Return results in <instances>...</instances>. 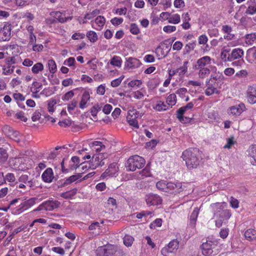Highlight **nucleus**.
I'll return each instance as SVG.
<instances>
[{
	"mask_svg": "<svg viewBox=\"0 0 256 256\" xmlns=\"http://www.w3.org/2000/svg\"><path fill=\"white\" fill-rule=\"evenodd\" d=\"M244 236L246 240L251 241L256 239V231L252 228L248 229L244 232Z\"/></svg>",
	"mask_w": 256,
	"mask_h": 256,
	"instance_id": "5701e85b",
	"label": "nucleus"
},
{
	"mask_svg": "<svg viewBox=\"0 0 256 256\" xmlns=\"http://www.w3.org/2000/svg\"><path fill=\"white\" fill-rule=\"evenodd\" d=\"M43 180L46 182H50L54 178L52 170L51 168H46L42 175Z\"/></svg>",
	"mask_w": 256,
	"mask_h": 256,
	"instance_id": "a211bd4d",
	"label": "nucleus"
},
{
	"mask_svg": "<svg viewBox=\"0 0 256 256\" xmlns=\"http://www.w3.org/2000/svg\"><path fill=\"white\" fill-rule=\"evenodd\" d=\"M180 16L178 14H174L172 15L168 20L170 23L174 24H178L180 22Z\"/></svg>",
	"mask_w": 256,
	"mask_h": 256,
	"instance_id": "37998d69",
	"label": "nucleus"
},
{
	"mask_svg": "<svg viewBox=\"0 0 256 256\" xmlns=\"http://www.w3.org/2000/svg\"><path fill=\"white\" fill-rule=\"evenodd\" d=\"M142 84V81L138 80L130 81L128 84V86L130 87H134L135 86H140Z\"/></svg>",
	"mask_w": 256,
	"mask_h": 256,
	"instance_id": "69168bd1",
	"label": "nucleus"
},
{
	"mask_svg": "<svg viewBox=\"0 0 256 256\" xmlns=\"http://www.w3.org/2000/svg\"><path fill=\"white\" fill-rule=\"evenodd\" d=\"M124 78V76H122L120 78L115 79L111 82V86L112 87H117L121 83L122 80Z\"/></svg>",
	"mask_w": 256,
	"mask_h": 256,
	"instance_id": "603ef678",
	"label": "nucleus"
},
{
	"mask_svg": "<svg viewBox=\"0 0 256 256\" xmlns=\"http://www.w3.org/2000/svg\"><path fill=\"white\" fill-rule=\"evenodd\" d=\"M246 43L251 44L252 42L256 40V32L247 34L245 36Z\"/></svg>",
	"mask_w": 256,
	"mask_h": 256,
	"instance_id": "473e14b6",
	"label": "nucleus"
},
{
	"mask_svg": "<svg viewBox=\"0 0 256 256\" xmlns=\"http://www.w3.org/2000/svg\"><path fill=\"white\" fill-rule=\"evenodd\" d=\"M154 108L157 111H162L166 110L168 109V107L164 102L160 101L154 106Z\"/></svg>",
	"mask_w": 256,
	"mask_h": 256,
	"instance_id": "72a5a7b5",
	"label": "nucleus"
},
{
	"mask_svg": "<svg viewBox=\"0 0 256 256\" xmlns=\"http://www.w3.org/2000/svg\"><path fill=\"white\" fill-rule=\"evenodd\" d=\"M40 112L38 110H36L32 117V120L33 122H36L38 120L40 119Z\"/></svg>",
	"mask_w": 256,
	"mask_h": 256,
	"instance_id": "774afa93",
	"label": "nucleus"
},
{
	"mask_svg": "<svg viewBox=\"0 0 256 256\" xmlns=\"http://www.w3.org/2000/svg\"><path fill=\"white\" fill-rule=\"evenodd\" d=\"M188 61H185L183 66L177 70V72H179L180 75H184L187 71Z\"/></svg>",
	"mask_w": 256,
	"mask_h": 256,
	"instance_id": "de8ad7c7",
	"label": "nucleus"
},
{
	"mask_svg": "<svg viewBox=\"0 0 256 256\" xmlns=\"http://www.w3.org/2000/svg\"><path fill=\"white\" fill-rule=\"evenodd\" d=\"M166 103L171 107L176 104V96L174 94L169 95L166 98Z\"/></svg>",
	"mask_w": 256,
	"mask_h": 256,
	"instance_id": "2f4dec72",
	"label": "nucleus"
},
{
	"mask_svg": "<svg viewBox=\"0 0 256 256\" xmlns=\"http://www.w3.org/2000/svg\"><path fill=\"white\" fill-rule=\"evenodd\" d=\"M110 64L112 65H113L114 66H120L122 64L121 59L118 56H114L112 58Z\"/></svg>",
	"mask_w": 256,
	"mask_h": 256,
	"instance_id": "a19ab883",
	"label": "nucleus"
},
{
	"mask_svg": "<svg viewBox=\"0 0 256 256\" xmlns=\"http://www.w3.org/2000/svg\"><path fill=\"white\" fill-rule=\"evenodd\" d=\"M8 137L18 143L20 142L21 141L22 136L18 131L14 130L10 134V136H9Z\"/></svg>",
	"mask_w": 256,
	"mask_h": 256,
	"instance_id": "c85d7f7f",
	"label": "nucleus"
},
{
	"mask_svg": "<svg viewBox=\"0 0 256 256\" xmlns=\"http://www.w3.org/2000/svg\"><path fill=\"white\" fill-rule=\"evenodd\" d=\"M12 26L10 24H6L3 28L0 30V32L3 34L4 36L2 38V40L8 41L11 37Z\"/></svg>",
	"mask_w": 256,
	"mask_h": 256,
	"instance_id": "dca6fc26",
	"label": "nucleus"
},
{
	"mask_svg": "<svg viewBox=\"0 0 256 256\" xmlns=\"http://www.w3.org/2000/svg\"><path fill=\"white\" fill-rule=\"evenodd\" d=\"M179 242L177 240H173L170 241L166 246L162 248L161 250L162 254L164 256H167L169 253L174 252L178 249Z\"/></svg>",
	"mask_w": 256,
	"mask_h": 256,
	"instance_id": "39448f33",
	"label": "nucleus"
},
{
	"mask_svg": "<svg viewBox=\"0 0 256 256\" xmlns=\"http://www.w3.org/2000/svg\"><path fill=\"white\" fill-rule=\"evenodd\" d=\"M139 114V112L136 109L132 108L128 111L127 117L134 118V116H136V118H138L140 116Z\"/></svg>",
	"mask_w": 256,
	"mask_h": 256,
	"instance_id": "5fc2aeb1",
	"label": "nucleus"
},
{
	"mask_svg": "<svg viewBox=\"0 0 256 256\" xmlns=\"http://www.w3.org/2000/svg\"><path fill=\"white\" fill-rule=\"evenodd\" d=\"M124 240V244L126 246H132L134 238L130 236L126 235L123 238Z\"/></svg>",
	"mask_w": 256,
	"mask_h": 256,
	"instance_id": "e433bc0d",
	"label": "nucleus"
},
{
	"mask_svg": "<svg viewBox=\"0 0 256 256\" xmlns=\"http://www.w3.org/2000/svg\"><path fill=\"white\" fill-rule=\"evenodd\" d=\"M216 206L218 208L216 212H219V218L221 219H224V220L226 222L231 216V213L229 210H223L222 208V205L220 204H216Z\"/></svg>",
	"mask_w": 256,
	"mask_h": 256,
	"instance_id": "1a4fd4ad",
	"label": "nucleus"
},
{
	"mask_svg": "<svg viewBox=\"0 0 256 256\" xmlns=\"http://www.w3.org/2000/svg\"><path fill=\"white\" fill-rule=\"evenodd\" d=\"M124 21L122 18H114L110 20V22L114 26H118L121 24Z\"/></svg>",
	"mask_w": 256,
	"mask_h": 256,
	"instance_id": "bf43d9fd",
	"label": "nucleus"
},
{
	"mask_svg": "<svg viewBox=\"0 0 256 256\" xmlns=\"http://www.w3.org/2000/svg\"><path fill=\"white\" fill-rule=\"evenodd\" d=\"M248 74V73L246 70H242L238 72H236V76L239 78H244L246 77Z\"/></svg>",
	"mask_w": 256,
	"mask_h": 256,
	"instance_id": "338daca9",
	"label": "nucleus"
},
{
	"mask_svg": "<svg viewBox=\"0 0 256 256\" xmlns=\"http://www.w3.org/2000/svg\"><path fill=\"white\" fill-rule=\"evenodd\" d=\"M100 14V10H94L92 12L88 13L86 14L84 17V19L87 20H91L94 17L96 16L98 14Z\"/></svg>",
	"mask_w": 256,
	"mask_h": 256,
	"instance_id": "79ce46f5",
	"label": "nucleus"
},
{
	"mask_svg": "<svg viewBox=\"0 0 256 256\" xmlns=\"http://www.w3.org/2000/svg\"><path fill=\"white\" fill-rule=\"evenodd\" d=\"M8 158V154L6 150L2 148H0V159L5 161Z\"/></svg>",
	"mask_w": 256,
	"mask_h": 256,
	"instance_id": "8fccbe9b",
	"label": "nucleus"
},
{
	"mask_svg": "<svg viewBox=\"0 0 256 256\" xmlns=\"http://www.w3.org/2000/svg\"><path fill=\"white\" fill-rule=\"evenodd\" d=\"M194 70H199L198 72L199 78L204 79L209 75L210 72H216L217 70V68L216 66H214L210 68H198Z\"/></svg>",
	"mask_w": 256,
	"mask_h": 256,
	"instance_id": "ddd939ff",
	"label": "nucleus"
},
{
	"mask_svg": "<svg viewBox=\"0 0 256 256\" xmlns=\"http://www.w3.org/2000/svg\"><path fill=\"white\" fill-rule=\"evenodd\" d=\"M91 147L94 148L96 152H99L105 148V146L101 142L94 141L91 144Z\"/></svg>",
	"mask_w": 256,
	"mask_h": 256,
	"instance_id": "cd10ccee",
	"label": "nucleus"
},
{
	"mask_svg": "<svg viewBox=\"0 0 256 256\" xmlns=\"http://www.w3.org/2000/svg\"><path fill=\"white\" fill-rule=\"evenodd\" d=\"M107 156L108 154H106L101 153L94 154L92 158V161L88 164V168L94 170L98 166H104L105 163L104 160Z\"/></svg>",
	"mask_w": 256,
	"mask_h": 256,
	"instance_id": "7ed1b4c3",
	"label": "nucleus"
},
{
	"mask_svg": "<svg viewBox=\"0 0 256 256\" xmlns=\"http://www.w3.org/2000/svg\"><path fill=\"white\" fill-rule=\"evenodd\" d=\"M213 73L210 76L211 79H213L215 81L220 80L222 79L223 76L222 74H220L219 72L217 73L216 71V72Z\"/></svg>",
	"mask_w": 256,
	"mask_h": 256,
	"instance_id": "864d4df0",
	"label": "nucleus"
},
{
	"mask_svg": "<svg viewBox=\"0 0 256 256\" xmlns=\"http://www.w3.org/2000/svg\"><path fill=\"white\" fill-rule=\"evenodd\" d=\"M56 18L58 20V22L61 23H64L66 22V19L65 17L62 16V13L60 12H56Z\"/></svg>",
	"mask_w": 256,
	"mask_h": 256,
	"instance_id": "13d9d810",
	"label": "nucleus"
},
{
	"mask_svg": "<svg viewBox=\"0 0 256 256\" xmlns=\"http://www.w3.org/2000/svg\"><path fill=\"white\" fill-rule=\"evenodd\" d=\"M146 202L148 206H156L162 203V198L156 194H149L146 196Z\"/></svg>",
	"mask_w": 256,
	"mask_h": 256,
	"instance_id": "0eeeda50",
	"label": "nucleus"
},
{
	"mask_svg": "<svg viewBox=\"0 0 256 256\" xmlns=\"http://www.w3.org/2000/svg\"><path fill=\"white\" fill-rule=\"evenodd\" d=\"M198 40L200 44H204L207 42L208 38L206 35L202 34L199 36Z\"/></svg>",
	"mask_w": 256,
	"mask_h": 256,
	"instance_id": "e2e57ef3",
	"label": "nucleus"
},
{
	"mask_svg": "<svg viewBox=\"0 0 256 256\" xmlns=\"http://www.w3.org/2000/svg\"><path fill=\"white\" fill-rule=\"evenodd\" d=\"M82 174L80 173L77 174L72 175V176H70L69 178H66L64 182L60 186L62 187V186H64L66 185L70 184L71 183L78 180V179L80 178L82 176Z\"/></svg>",
	"mask_w": 256,
	"mask_h": 256,
	"instance_id": "412c9836",
	"label": "nucleus"
},
{
	"mask_svg": "<svg viewBox=\"0 0 256 256\" xmlns=\"http://www.w3.org/2000/svg\"><path fill=\"white\" fill-rule=\"evenodd\" d=\"M43 69V64L40 62H38L32 66V71L34 74H38L40 71H42Z\"/></svg>",
	"mask_w": 256,
	"mask_h": 256,
	"instance_id": "f704fd0d",
	"label": "nucleus"
},
{
	"mask_svg": "<svg viewBox=\"0 0 256 256\" xmlns=\"http://www.w3.org/2000/svg\"><path fill=\"white\" fill-rule=\"evenodd\" d=\"M14 130L10 126L8 125L4 126L2 128V131L4 134L6 136H10V134Z\"/></svg>",
	"mask_w": 256,
	"mask_h": 256,
	"instance_id": "49530a36",
	"label": "nucleus"
},
{
	"mask_svg": "<svg viewBox=\"0 0 256 256\" xmlns=\"http://www.w3.org/2000/svg\"><path fill=\"white\" fill-rule=\"evenodd\" d=\"M223 32L227 34L226 36H224V38L227 40H232L234 38L235 36L234 34H232V28L230 26L228 25H224L222 26V29Z\"/></svg>",
	"mask_w": 256,
	"mask_h": 256,
	"instance_id": "aec40b11",
	"label": "nucleus"
},
{
	"mask_svg": "<svg viewBox=\"0 0 256 256\" xmlns=\"http://www.w3.org/2000/svg\"><path fill=\"white\" fill-rule=\"evenodd\" d=\"M245 106L244 104L230 107L228 110V114L232 116H240L244 110Z\"/></svg>",
	"mask_w": 256,
	"mask_h": 256,
	"instance_id": "9d476101",
	"label": "nucleus"
},
{
	"mask_svg": "<svg viewBox=\"0 0 256 256\" xmlns=\"http://www.w3.org/2000/svg\"><path fill=\"white\" fill-rule=\"evenodd\" d=\"M90 96L88 92H84L82 94V100L80 103V108L82 109L86 107L88 101L90 100Z\"/></svg>",
	"mask_w": 256,
	"mask_h": 256,
	"instance_id": "a878e982",
	"label": "nucleus"
},
{
	"mask_svg": "<svg viewBox=\"0 0 256 256\" xmlns=\"http://www.w3.org/2000/svg\"><path fill=\"white\" fill-rule=\"evenodd\" d=\"M182 184L181 182H168L166 183V187L168 189L170 190H179L180 189L182 188Z\"/></svg>",
	"mask_w": 256,
	"mask_h": 256,
	"instance_id": "bb28decb",
	"label": "nucleus"
},
{
	"mask_svg": "<svg viewBox=\"0 0 256 256\" xmlns=\"http://www.w3.org/2000/svg\"><path fill=\"white\" fill-rule=\"evenodd\" d=\"M46 210L51 211L60 206V202L56 200H48L44 202Z\"/></svg>",
	"mask_w": 256,
	"mask_h": 256,
	"instance_id": "6ab92c4d",
	"label": "nucleus"
},
{
	"mask_svg": "<svg viewBox=\"0 0 256 256\" xmlns=\"http://www.w3.org/2000/svg\"><path fill=\"white\" fill-rule=\"evenodd\" d=\"M216 246L214 242L212 241L204 242L200 246L202 254L205 256L212 255L214 252L213 248Z\"/></svg>",
	"mask_w": 256,
	"mask_h": 256,
	"instance_id": "6e6552de",
	"label": "nucleus"
},
{
	"mask_svg": "<svg viewBox=\"0 0 256 256\" xmlns=\"http://www.w3.org/2000/svg\"><path fill=\"white\" fill-rule=\"evenodd\" d=\"M235 142L234 141V138L231 137L228 138L227 141V144L224 146V148H232V146L234 144Z\"/></svg>",
	"mask_w": 256,
	"mask_h": 256,
	"instance_id": "680f3d73",
	"label": "nucleus"
},
{
	"mask_svg": "<svg viewBox=\"0 0 256 256\" xmlns=\"http://www.w3.org/2000/svg\"><path fill=\"white\" fill-rule=\"evenodd\" d=\"M104 249V250L106 256H112L116 252V247L112 245L108 246Z\"/></svg>",
	"mask_w": 256,
	"mask_h": 256,
	"instance_id": "c756f323",
	"label": "nucleus"
},
{
	"mask_svg": "<svg viewBox=\"0 0 256 256\" xmlns=\"http://www.w3.org/2000/svg\"><path fill=\"white\" fill-rule=\"evenodd\" d=\"M248 56L252 57L254 60H256V46H253L248 50L246 52Z\"/></svg>",
	"mask_w": 256,
	"mask_h": 256,
	"instance_id": "c9c22d12",
	"label": "nucleus"
},
{
	"mask_svg": "<svg viewBox=\"0 0 256 256\" xmlns=\"http://www.w3.org/2000/svg\"><path fill=\"white\" fill-rule=\"evenodd\" d=\"M48 66L50 72L54 74L56 70V66L53 60H50L48 61Z\"/></svg>",
	"mask_w": 256,
	"mask_h": 256,
	"instance_id": "ea45409f",
	"label": "nucleus"
},
{
	"mask_svg": "<svg viewBox=\"0 0 256 256\" xmlns=\"http://www.w3.org/2000/svg\"><path fill=\"white\" fill-rule=\"evenodd\" d=\"M145 160L144 158L138 155L130 157L126 164L127 170L134 172L137 168L140 169L144 167L145 164Z\"/></svg>",
	"mask_w": 256,
	"mask_h": 256,
	"instance_id": "f03ea898",
	"label": "nucleus"
},
{
	"mask_svg": "<svg viewBox=\"0 0 256 256\" xmlns=\"http://www.w3.org/2000/svg\"><path fill=\"white\" fill-rule=\"evenodd\" d=\"M118 168L116 163H112L109 165L108 168L102 174L101 176L103 178H105L108 176H112L118 172Z\"/></svg>",
	"mask_w": 256,
	"mask_h": 256,
	"instance_id": "f8f14e48",
	"label": "nucleus"
},
{
	"mask_svg": "<svg viewBox=\"0 0 256 256\" xmlns=\"http://www.w3.org/2000/svg\"><path fill=\"white\" fill-rule=\"evenodd\" d=\"M134 118H130V117H126L127 120L130 124V125L138 128V122L136 120V116H134Z\"/></svg>",
	"mask_w": 256,
	"mask_h": 256,
	"instance_id": "58836bf2",
	"label": "nucleus"
},
{
	"mask_svg": "<svg viewBox=\"0 0 256 256\" xmlns=\"http://www.w3.org/2000/svg\"><path fill=\"white\" fill-rule=\"evenodd\" d=\"M207 88L206 90L205 94L206 96H210L214 93H218V91L216 90V88L214 86H206Z\"/></svg>",
	"mask_w": 256,
	"mask_h": 256,
	"instance_id": "a18cd8bd",
	"label": "nucleus"
},
{
	"mask_svg": "<svg viewBox=\"0 0 256 256\" xmlns=\"http://www.w3.org/2000/svg\"><path fill=\"white\" fill-rule=\"evenodd\" d=\"M86 36L91 42H94L98 39V35L94 31L90 30L88 32Z\"/></svg>",
	"mask_w": 256,
	"mask_h": 256,
	"instance_id": "7c9ffc66",
	"label": "nucleus"
},
{
	"mask_svg": "<svg viewBox=\"0 0 256 256\" xmlns=\"http://www.w3.org/2000/svg\"><path fill=\"white\" fill-rule=\"evenodd\" d=\"M38 199L36 198H32L27 200H25L21 203L18 206V210L22 212L26 210L36 204V201Z\"/></svg>",
	"mask_w": 256,
	"mask_h": 256,
	"instance_id": "4468645a",
	"label": "nucleus"
},
{
	"mask_svg": "<svg viewBox=\"0 0 256 256\" xmlns=\"http://www.w3.org/2000/svg\"><path fill=\"white\" fill-rule=\"evenodd\" d=\"M77 88H76L74 90H70L67 92H66L64 96L62 97V100L64 101H68L69 100H70L72 97L74 96V90H76Z\"/></svg>",
	"mask_w": 256,
	"mask_h": 256,
	"instance_id": "c03bdc74",
	"label": "nucleus"
},
{
	"mask_svg": "<svg viewBox=\"0 0 256 256\" xmlns=\"http://www.w3.org/2000/svg\"><path fill=\"white\" fill-rule=\"evenodd\" d=\"M182 158L190 169L196 168L202 159L199 150L197 148H190L184 150L182 152Z\"/></svg>",
	"mask_w": 256,
	"mask_h": 256,
	"instance_id": "f257e3e1",
	"label": "nucleus"
},
{
	"mask_svg": "<svg viewBox=\"0 0 256 256\" xmlns=\"http://www.w3.org/2000/svg\"><path fill=\"white\" fill-rule=\"evenodd\" d=\"M196 46V41L189 42L186 44L185 46V50L187 53L190 52L191 50H193Z\"/></svg>",
	"mask_w": 256,
	"mask_h": 256,
	"instance_id": "3c124183",
	"label": "nucleus"
},
{
	"mask_svg": "<svg viewBox=\"0 0 256 256\" xmlns=\"http://www.w3.org/2000/svg\"><path fill=\"white\" fill-rule=\"evenodd\" d=\"M211 58L208 56H204L198 60L194 66V69L214 67L211 64Z\"/></svg>",
	"mask_w": 256,
	"mask_h": 256,
	"instance_id": "423d86ee",
	"label": "nucleus"
},
{
	"mask_svg": "<svg viewBox=\"0 0 256 256\" xmlns=\"http://www.w3.org/2000/svg\"><path fill=\"white\" fill-rule=\"evenodd\" d=\"M248 6L245 12L246 14L252 15L256 14V3H252L248 2L246 3Z\"/></svg>",
	"mask_w": 256,
	"mask_h": 256,
	"instance_id": "4be33fe9",
	"label": "nucleus"
},
{
	"mask_svg": "<svg viewBox=\"0 0 256 256\" xmlns=\"http://www.w3.org/2000/svg\"><path fill=\"white\" fill-rule=\"evenodd\" d=\"M105 18L103 16H98L95 22L96 24L98 25V26H102L105 24Z\"/></svg>",
	"mask_w": 256,
	"mask_h": 256,
	"instance_id": "6e6d98bb",
	"label": "nucleus"
},
{
	"mask_svg": "<svg viewBox=\"0 0 256 256\" xmlns=\"http://www.w3.org/2000/svg\"><path fill=\"white\" fill-rule=\"evenodd\" d=\"M247 98L250 104L256 103V86H248L247 90Z\"/></svg>",
	"mask_w": 256,
	"mask_h": 256,
	"instance_id": "9b49d317",
	"label": "nucleus"
},
{
	"mask_svg": "<svg viewBox=\"0 0 256 256\" xmlns=\"http://www.w3.org/2000/svg\"><path fill=\"white\" fill-rule=\"evenodd\" d=\"M161 44L163 46V47L160 46H158L156 48V52L158 56H162L164 58L170 50L171 42H170V39L164 40L161 43Z\"/></svg>",
	"mask_w": 256,
	"mask_h": 256,
	"instance_id": "20e7f679",
	"label": "nucleus"
},
{
	"mask_svg": "<svg viewBox=\"0 0 256 256\" xmlns=\"http://www.w3.org/2000/svg\"><path fill=\"white\" fill-rule=\"evenodd\" d=\"M250 160L252 164H256V145L252 146L248 153Z\"/></svg>",
	"mask_w": 256,
	"mask_h": 256,
	"instance_id": "b1692460",
	"label": "nucleus"
},
{
	"mask_svg": "<svg viewBox=\"0 0 256 256\" xmlns=\"http://www.w3.org/2000/svg\"><path fill=\"white\" fill-rule=\"evenodd\" d=\"M130 32L133 34H138L140 32V30L138 25L135 23L130 24Z\"/></svg>",
	"mask_w": 256,
	"mask_h": 256,
	"instance_id": "09e8293b",
	"label": "nucleus"
},
{
	"mask_svg": "<svg viewBox=\"0 0 256 256\" xmlns=\"http://www.w3.org/2000/svg\"><path fill=\"white\" fill-rule=\"evenodd\" d=\"M140 64L138 59L130 57L126 60L125 66L128 68H134L139 67Z\"/></svg>",
	"mask_w": 256,
	"mask_h": 256,
	"instance_id": "f3484780",
	"label": "nucleus"
},
{
	"mask_svg": "<svg viewBox=\"0 0 256 256\" xmlns=\"http://www.w3.org/2000/svg\"><path fill=\"white\" fill-rule=\"evenodd\" d=\"M76 63V60L74 58L70 57L66 60L64 64V65L68 66H74V64Z\"/></svg>",
	"mask_w": 256,
	"mask_h": 256,
	"instance_id": "4d7b16f0",
	"label": "nucleus"
},
{
	"mask_svg": "<svg viewBox=\"0 0 256 256\" xmlns=\"http://www.w3.org/2000/svg\"><path fill=\"white\" fill-rule=\"evenodd\" d=\"M23 228H22L21 227H19V228H16L14 231L13 232H12V234H11L10 236L8 238H6V240L8 241V242H10L13 236L17 234L18 232H20V231L22 230Z\"/></svg>",
	"mask_w": 256,
	"mask_h": 256,
	"instance_id": "052dcab7",
	"label": "nucleus"
},
{
	"mask_svg": "<svg viewBox=\"0 0 256 256\" xmlns=\"http://www.w3.org/2000/svg\"><path fill=\"white\" fill-rule=\"evenodd\" d=\"M199 212V209L198 208H194L193 212L192 213L190 216V224L192 226H194L196 220Z\"/></svg>",
	"mask_w": 256,
	"mask_h": 256,
	"instance_id": "393cba45",
	"label": "nucleus"
},
{
	"mask_svg": "<svg viewBox=\"0 0 256 256\" xmlns=\"http://www.w3.org/2000/svg\"><path fill=\"white\" fill-rule=\"evenodd\" d=\"M76 190H74L72 192L68 191L66 192H62L60 194V196L64 198H70L74 196L76 194Z\"/></svg>",
	"mask_w": 256,
	"mask_h": 256,
	"instance_id": "4c0bfd02",
	"label": "nucleus"
},
{
	"mask_svg": "<svg viewBox=\"0 0 256 256\" xmlns=\"http://www.w3.org/2000/svg\"><path fill=\"white\" fill-rule=\"evenodd\" d=\"M244 54V51L242 49L236 48L234 49L230 54H228L227 60L228 61L232 62L233 60L240 58Z\"/></svg>",
	"mask_w": 256,
	"mask_h": 256,
	"instance_id": "2eb2a0df",
	"label": "nucleus"
},
{
	"mask_svg": "<svg viewBox=\"0 0 256 256\" xmlns=\"http://www.w3.org/2000/svg\"><path fill=\"white\" fill-rule=\"evenodd\" d=\"M163 30L164 32L170 33L176 30V27L172 26H166L164 27Z\"/></svg>",
	"mask_w": 256,
	"mask_h": 256,
	"instance_id": "0e129e2a",
	"label": "nucleus"
}]
</instances>
